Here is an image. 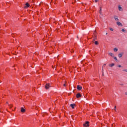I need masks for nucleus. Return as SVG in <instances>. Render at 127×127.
Instances as JSON below:
<instances>
[{
	"label": "nucleus",
	"instance_id": "obj_1",
	"mask_svg": "<svg viewBox=\"0 0 127 127\" xmlns=\"http://www.w3.org/2000/svg\"><path fill=\"white\" fill-rule=\"evenodd\" d=\"M50 87H51V86H50V84L49 83H46L45 86V88L46 90H48Z\"/></svg>",
	"mask_w": 127,
	"mask_h": 127
},
{
	"label": "nucleus",
	"instance_id": "obj_2",
	"mask_svg": "<svg viewBox=\"0 0 127 127\" xmlns=\"http://www.w3.org/2000/svg\"><path fill=\"white\" fill-rule=\"evenodd\" d=\"M83 126L84 127H89V122L88 121H86L85 124H83Z\"/></svg>",
	"mask_w": 127,
	"mask_h": 127
},
{
	"label": "nucleus",
	"instance_id": "obj_3",
	"mask_svg": "<svg viewBox=\"0 0 127 127\" xmlns=\"http://www.w3.org/2000/svg\"><path fill=\"white\" fill-rule=\"evenodd\" d=\"M76 97L78 99L79 98H81V97H82V95L81 94H80L79 93H78L76 94Z\"/></svg>",
	"mask_w": 127,
	"mask_h": 127
},
{
	"label": "nucleus",
	"instance_id": "obj_4",
	"mask_svg": "<svg viewBox=\"0 0 127 127\" xmlns=\"http://www.w3.org/2000/svg\"><path fill=\"white\" fill-rule=\"evenodd\" d=\"M70 107H71V109H75V107H76L75 104H71L70 105Z\"/></svg>",
	"mask_w": 127,
	"mask_h": 127
},
{
	"label": "nucleus",
	"instance_id": "obj_5",
	"mask_svg": "<svg viewBox=\"0 0 127 127\" xmlns=\"http://www.w3.org/2000/svg\"><path fill=\"white\" fill-rule=\"evenodd\" d=\"M77 89L78 91H81V90H82V86H81L80 85H78L77 86Z\"/></svg>",
	"mask_w": 127,
	"mask_h": 127
},
{
	"label": "nucleus",
	"instance_id": "obj_6",
	"mask_svg": "<svg viewBox=\"0 0 127 127\" xmlns=\"http://www.w3.org/2000/svg\"><path fill=\"white\" fill-rule=\"evenodd\" d=\"M30 6V5H29V4L28 3H26L25 4V6H24V8H27V7H29V6Z\"/></svg>",
	"mask_w": 127,
	"mask_h": 127
},
{
	"label": "nucleus",
	"instance_id": "obj_7",
	"mask_svg": "<svg viewBox=\"0 0 127 127\" xmlns=\"http://www.w3.org/2000/svg\"><path fill=\"white\" fill-rule=\"evenodd\" d=\"M20 111H21V112L22 113H25V109L23 107H21Z\"/></svg>",
	"mask_w": 127,
	"mask_h": 127
},
{
	"label": "nucleus",
	"instance_id": "obj_8",
	"mask_svg": "<svg viewBox=\"0 0 127 127\" xmlns=\"http://www.w3.org/2000/svg\"><path fill=\"white\" fill-rule=\"evenodd\" d=\"M117 25H119V26H123V24L120 22H117Z\"/></svg>",
	"mask_w": 127,
	"mask_h": 127
},
{
	"label": "nucleus",
	"instance_id": "obj_9",
	"mask_svg": "<svg viewBox=\"0 0 127 127\" xmlns=\"http://www.w3.org/2000/svg\"><path fill=\"white\" fill-rule=\"evenodd\" d=\"M109 55H110V56H111V57H115V55H114V54L112 53H109Z\"/></svg>",
	"mask_w": 127,
	"mask_h": 127
},
{
	"label": "nucleus",
	"instance_id": "obj_10",
	"mask_svg": "<svg viewBox=\"0 0 127 127\" xmlns=\"http://www.w3.org/2000/svg\"><path fill=\"white\" fill-rule=\"evenodd\" d=\"M114 18L116 21H119V18H118V16H115Z\"/></svg>",
	"mask_w": 127,
	"mask_h": 127
},
{
	"label": "nucleus",
	"instance_id": "obj_11",
	"mask_svg": "<svg viewBox=\"0 0 127 127\" xmlns=\"http://www.w3.org/2000/svg\"><path fill=\"white\" fill-rule=\"evenodd\" d=\"M114 65H115V63H112L111 64H109V65L110 67H114Z\"/></svg>",
	"mask_w": 127,
	"mask_h": 127
},
{
	"label": "nucleus",
	"instance_id": "obj_12",
	"mask_svg": "<svg viewBox=\"0 0 127 127\" xmlns=\"http://www.w3.org/2000/svg\"><path fill=\"white\" fill-rule=\"evenodd\" d=\"M118 57H119V58H121V57H123V54H119Z\"/></svg>",
	"mask_w": 127,
	"mask_h": 127
},
{
	"label": "nucleus",
	"instance_id": "obj_13",
	"mask_svg": "<svg viewBox=\"0 0 127 127\" xmlns=\"http://www.w3.org/2000/svg\"><path fill=\"white\" fill-rule=\"evenodd\" d=\"M122 8H122L121 6H118L119 10H120V11L122 10Z\"/></svg>",
	"mask_w": 127,
	"mask_h": 127
},
{
	"label": "nucleus",
	"instance_id": "obj_14",
	"mask_svg": "<svg viewBox=\"0 0 127 127\" xmlns=\"http://www.w3.org/2000/svg\"><path fill=\"white\" fill-rule=\"evenodd\" d=\"M94 44H95V45H98L99 43L98 42V41H96L94 42Z\"/></svg>",
	"mask_w": 127,
	"mask_h": 127
},
{
	"label": "nucleus",
	"instance_id": "obj_15",
	"mask_svg": "<svg viewBox=\"0 0 127 127\" xmlns=\"http://www.w3.org/2000/svg\"><path fill=\"white\" fill-rule=\"evenodd\" d=\"M118 49H117V48H115L114 49V52H117L118 51Z\"/></svg>",
	"mask_w": 127,
	"mask_h": 127
},
{
	"label": "nucleus",
	"instance_id": "obj_16",
	"mask_svg": "<svg viewBox=\"0 0 127 127\" xmlns=\"http://www.w3.org/2000/svg\"><path fill=\"white\" fill-rule=\"evenodd\" d=\"M114 59L116 61V62H118V61H119L118 60V59L117 58V57H115L114 58Z\"/></svg>",
	"mask_w": 127,
	"mask_h": 127
},
{
	"label": "nucleus",
	"instance_id": "obj_17",
	"mask_svg": "<svg viewBox=\"0 0 127 127\" xmlns=\"http://www.w3.org/2000/svg\"><path fill=\"white\" fill-rule=\"evenodd\" d=\"M16 34H12V37H15Z\"/></svg>",
	"mask_w": 127,
	"mask_h": 127
},
{
	"label": "nucleus",
	"instance_id": "obj_18",
	"mask_svg": "<svg viewBox=\"0 0 127 127\" xmlns=\"http://www.w3.org/2000/svg\"><path fill=\"white\" fill-rule=\"evenodd\" d=\"M122 31L123 32H126V30H125V29H122Z\"/></svg>",
	"mask_w": 127,
	"mask_h": 127
},
{
	"label": "nucleus",
	"instance_id": "obj_19",
	"mask_svg": "<svg viewBox=\"0 0 127 127\" xmlns=\"http://www.w3.org/2000/svg\"><path fill=\"white\" fill-rule=\"evenodd\" d=\"M45 115H47V113H44V114H43L42 115V117H44V116Z\"/></svg>",
	"mask_w": 127,
	"mask_h": 127
},
{
	"label": "nucleus",
	"instance_id": "obj_20",
	"mask_svg": "<svg viewBox=\"0 0 127 127\" xmlns=\"http://www.w3.org/2000/svg\"><path fill=\"white\" fill-rule=\"evenodd\" d=\"M102 76H104V69L102 68Z\"/></svg>",
	"mask_w": 127,
	"mask_h": 127
},
{
	"label": "nucleus",
	"instance_id": "obj_21",
	"mask_svg": "<svg viewBox=\"0 0 127 127\" xmlns=\"http://www.w3.org/2000/svg\"><path fill=\"white\" fill-rule=\"evenodd\" d=\"M110 30H111V31H114V29L110 28Z\"/></svg>",
	"mask_w": 127,
	"mask_h": 127
},
{
	"label": "nucleus",
	"instance_id": "obj_22",
	"mask_svg": "<svg viewBox=\"0 0 127 127\" xmlns=\"http://www.w3.org/2000/svg\"><path fill=\"white\" fill-rule=\"evenodd\" d=\"M118 67L119 68H122V67H123V66H122V65L121 64H119V65H118Z\"/></svg>",
	"mask_w": 127,
	"mask_h": 127
},
{
	"label": "nucleus",
	"instance_id": "obj_23",
	"mask_svg": "<svg viewBox=\"0 0 127 127\" xmlns=\"http://www.w3.org/2000/svg\"><path fill=\"white\" fill-rule=\"evenodd\" d=\"M106 65H107V64H105L103 65V66H102V69H103V68H104V67H105V66H106Z\"/></svg>",
	"mask_w": 127,
	"mask_h": 127
},
{
	"label": "nucleus",
	"instance_id": "obj_24",
	"mask_svg": "<svg viewBox=\"0 0 127 127\" xmlns=\"http://www.w3.org/2000/svg\"><path fill=\"white\" fill-rule=\"evenodd\" d=\"M116 109H117V106H115L114 107V110L116 111Z\"/></svg>",
	"mask_w": 127,
	"mask_h": 127
},
{
	"label": "nucleus",
	"instance_id": "obj_25",
	"mask_svg": "<svg viewBox=\"0 0 127 127\" xmlns=\"http://www.w3.org/2000/svg\"><path fill=\"white\" fill-rule=\"evenodd\" d=\"M123 71H124V72H127V69H124Z\"/></svg>",
	"mask_w": 127,
	"mask_h": 127
},
{
	"label": "nucleus",
	"instance_id": "obj_26",
	"mask_svg": "<svg viewBox=\"0 0 127 127\" xmlns=\"http://www.w3.org/2000/svg\"><path fill=\"white\" fill-rule=\"evenodd\" d=\"M9 107H10V108H12V107H13V106H12V105H10Z\"/></svg>",
	"mask_w": 127,
	"mask_h": 127
},
{
	"label": "nucleus",
	"instance_id": "obj_27",
	"mask_svg": "<svg viewBox=\"0 0 127 127\" xmlns=\"http://www.w3.org/2000/svg\"><path fill=\"white\" fill-rule=\"evenodd\" d=\"M101 11H102V8H100V11H99L100 13H101Z\"/></svg>",
	"mask_w": 127,
	"mask_h": 127
},
{
	"label": "nucleus",
	"instance_id": "obj_28",
	"mask_svg": "<svg viewBox=\"0 0 127 127\" xmlns=\"http://www.w3.org/2000/svg\"><path fill=\"white\" fill-rule=\"evenodd\" d=\"M71 53H74V50H72L71 51Z\"/></svg>",
	"mask_w": 127,
	"mask_h": 127
},
{
	"label": "nucleus",
	"instance_id": "obj_29",
	"mask_svg": "<svg viewBox=\"0 0 127 127\" xmlns=\"http://www.w3.org/2000/svg\"><path fill=\"white\" fill-rule=\"evenodd\" d=\"M95 2H98L99 1V0H95Z\"/></svg>",
	"mask_w": 127,
	"mask_h": 127
},
{
	"label": "nucleus",
	"instance_id": "obj_30",
	"mask_svg": "<svg viewBox=\"0 0 127 127\" xmlns=\"http://www.w3.org/2000/svg\"><path fill=\"white\" fill-rule=\"evenodd\" d=\"M64 87H66V84H64Z\"/></svg>",
	"mask_w": 127,
	"mask_h": 127
},
{
	"label": "nucleus",
	"instance_id": "obj_31",
	"mask_svg": "<svg viewBox=\"0 0 127 127\" xmlns=\"http://www.w3.org/2000/svg\"><path fill=\"white\" fill-rule=\"evenodd\" d=\"M96 38H97V36H95V38H94V40H95V39H96Z\"/></svg>",
	"mask_w": 127,
	"mask_h": 127
},
{
	"label": "nucleus",
	"instance_id": "obj_32",
	"mask_svg": "<svg viewBox=\"0 0 127 127\" xmlns=\"http://www.w3.org/2000/svg\"><path fill=\"white\" fill-rule=\"evenodd\" d=\"M120 85H121V86H124L123 84H120Z\"/></svg>",
	"mask_w": 127,
	"mask_h": 127
},
{
	"label": "nucleus",
	"instance_id": "obj_33",
	"mask_svg": "<svg viewBox=\"0 0 127 127\" xmlns=\"http://www.w3.org/2000/svg\"><path fill=\"white\" fill-rule=\"evenodd\" d=\"M106 35H108V33H106Z\"/></svg>",
	"mask_w": 127,
	"mask_h": 127
},
{
	"label": "nucleus",
	"instance_id": "obj_34",
	"mask_svg": "<svg viewBox=\"0 0 127 127\" xmlns=\"http://www.w3.org/2000/svg\"><path fill=\"white\" fill-rule=\"evenodd\" d=\"M126 95H127V92H126Z\"/></svg>",
	"mask_w": 127,
	"mask_h": 127
}]
</instances>
